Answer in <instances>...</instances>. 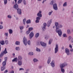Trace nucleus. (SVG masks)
I'll use <instances>...</instances> for the list:
<instances>
[{
	"instance_id": "obj_1",
	"label": "nucleus",
	"mask_w": 73,
	"mask_h": 73,
	"mask_svg": "<svg viewBox=\"0 0 73 73\" xmlns=\"http://www.w3.org/2000/svg\"><path fill=\"white\" fill-rule=\"evenodd\" d=\"M55 31L56 33H58V35L60 37H61L62 36V31H61V29H56L55 30Z\"/></svg>"
},
{
	"instance_id": "obj_2",
	"label": "nucleus",
	"mask_w": 73,
	"mask_h": 73,
	"mask_svg": "<svg viewBox=\"0 0 73 73\" xmlns=\"http://www.w3.org/2000/svg\"><path fill=\"white\" fill-rule=\"evenodd\" d=\"M8 53V52L7 50V48H5L4 51H3L1 54H0V57L1 58L3 56H4L5 54H7V53Z\"/></svg>"
},
{
	"instance_id": "obj_3",
	"label": "nucleus",
	"mask_w": 73,
	"mask_h": 73,
	"mask_svg": "<svg viewBox=\"0 0 73 73\" xmlns=\"http://www.w3.org/2000/svg\"><path fill=\"white\" fill-rule=\"evenodd\" d=\"M14 1L15 2V5L13 6V8L14 9H15L17 10L19 8V5L17 3V0H14Z\"/></svg>"
},
{
	"instance_id": "obj_4",
	"label": "nucleus",
	"mask_w": 73,
	"mask_h": 73,
	"mask_svg": "<svg viewBox=\"0 0 73 73\" xmlns=\"http://www.w3.org/2000/svg\"><path fill=\"white\" fill-rule=\"evenodd\" d=\"M38 45H41V46H42L44 47L46 46V43L42 41H41L39 42L38 44Z\"/></svg>"
},
{
	"instance_id": "obj_5",
	"label": "nucleus",
	"mask_w": 73,
	"mask_h": 73,
	"mask_svg": "<svg viewBox=\"0 0 73 73\" xmlns=\"http://www.w3.org/2000/svg\"><path fill=\"white\" fill-rule=\"evenodd\" d=\"M46 23H44L43 24V26L41 27L42 31H44L46 29Z\"/></svg>"
},
{
	"instance_id": "obj_6",
	"label": "nucleus",
	"mask_w": 73,
	"mask_h": 73,
	"mask_svg": "<svg viewBox=\"0 0 73 73\" xmlns=\"http://www.w3.org/2000/svg\"><path fill=\"white\" fill-rule=\"evenodd\" d=\"M23 42L24 45L26 46L27 44V38L25 36L23 37Z\"/></svg>"
},
{
	"instance_id": "obj_7",
	"label": "nucleus",
	"mask_w": 73,
	"mask_h": 73,
	"mask_svg": "<svg viewBox=\"0 0 73 73\" xmlns=\"http://www.w3.org/2000/svg\"><path fill=\"white\" fill-rule=\"evenodd\" d=\"M54 53H57L58 51V44H56V47L54 50Z\"/></svg>"
},
{
	"instance_id": "obj_8",
	"label": "nucleus",
	"mask_w": 73,
	"mask_h": 73,
	"mask_svg": "<svg viewBox=\"0 0 73 73\" xmlns=\"http://www.w3.org/2000/svg\"><path fill=\"white\" fill-rule=\"evenodd\" d=\"M53 8L55 11H57V10H58L57 4L55 3L53 5Z\"/></svg>"
},
{
	"instance_id": "obj_9",
	"label": "nucleus",
	"mask_w": 73,
	"mask_h": 73,
	"mask_svg": "<svg viewBox=\"0 0 73 73\" xmlns=\"http://www.w3.org/2000/svg\"><path fill=\"white\" fill-rule=\"evenodd\" d=\"M42 13V11L41 10H40L37 14V16L38 17H42V14H41Z\"/></svg>"
},
{
	"instance_id": "obj_10",
	"label": "nucleus",
	"mask_w": 73,
	"mask_h": 73,
	"mask_svg": "<svg viewBox=\"0 0 73 73\" xmlns=\"http://www.w3.org/2000/svg\"><path fill=\"white\" fill-rule=\"evenodd\" d=\"M65 52L67 54V55L69 56V55L70 54V51L69 50V49H68V48H66Z\"/></svg>"
},
{
	"instance_id": "obj_11",
	"label": "nucleus",
	"mask_w": 73,
	"mask_h": 73,
	"mask_svg": "<svg viewBox=\"0 0 73 73\" xmlns=\"http://www.w3.org/2000/svg\"><path fill=\"white\" fill-rule=\"evenodd\" d=\"M52 19H51L49 21H48L47 24V25L48 26V27H49L51 23H52Z\"/></svg>"
},
{
	"instance_id": "obj_12",
	"label": "nucleus",
	"mask_w": 73,
	"mask_h": 73,
	"mask_svg": "<svg viewBox=\"0 0 73 73\" xmlns=\"http://www.w3.org/2000/svg\"><path fill=\"white\" fill-rule=\"evenodd\" d=\"M55 25L56 29L60 28V27L58 25L59 24L58 22H55Z\"/></svg>"
},
{
	"instance_id": "obj_13",
	"label": "nucleus",
	"mask_w": 73,
	"mask_h": 73,
	"mask_svg": "<svg viewBox=\"0 0 73 73\" xmlns=\"http://www.w3.org/2000/svg\"><path fill=\"white\" fill-rule=\"evenodd\" d=\"M52 68H54L55 66V64H54V61L53 60L50 64Z\"/></svg>"
},
{
	"instance_id": "obj_14",
	"label": "nucleus",
	"mask_w": 73,
	"mask_h": 73,
	"mask_svg": "<svg viewBox=\"0 0 73 73\" xmlns=\"http://www.w3.org/2000/svg\"><path fill=\"white\" fill-rule=\"evenodd\" d=\"M34 36V34L33 33V32H31L30 34H29V38L30 39L32 38Z\"/></svg>"
},
{
	"instance_id": "obj_15",
	"label": "nucleus",
	"mask_w": 73,
	"mask_h": 73,
	"mask_svg": "<svg viewBox=\"0 0 73 73\" xmlns=\"http://www.w3.org/2000/svg\"><path fill=\"white\" fill-rule=\"evenodd\" d=\"M17 10V12L18 14L21 15V9L19 8Z\"/></svg>"
},
{
	"instance_id": "obj_16",
	"label": "nucleus",
	"mask_w": 73,
	"mask_h": 73,
	"mask_svg": "<svg viewBox=\"0 0 73 73\" xmlns=\"http://www.w3.org/2000/svg\"><path fill=\"white\" fill-rule=\"evenodd\" d=\"M18 64L19 66H21L22 65V60H18Z\"/></svg>"
},
{
	"instance_id": "obj_17",
	"label": "nucleus",
	"mask_w": 73,
	"mask_h": 73,
	"mask_svg": "<svg viewBox=\"0 0 73 73\" xmlns=\"http://www.w3.org/2000/svg\"><path fill=\"white\" fill-rule=\"evenodd\" d=\"M7 63V62L5 61H4L2 63V66L3 67H4L6 65V63Z\"/></svg>"
},
{
	"instance_id": "obj_18",
	"label": "nucleus",
	"mask_w": 73,
	"mask_h": 73,
	"mask_svg": "<svg viewBox=\"0 0 73 73\" xmlns=\"http://www.w3.org/2000/svg\"><path fill=\"white\" fill-rule=\"evenodd\" d=\"M0 44L2 45H4L5 44V43H4V41L1 40L0 41Z\"/></svg>"
},
{
	"instance_id": "obj_19",
	"label": "nucleus",
	"mask_w": 73,
	"mask_h": 73,
	"mask_svg": "<svg viewBox=\"0 0 73 73\" xmlns=\"http://www.w3.org/2000/svg\"><path fill=\"white\" fill-rule=\"evenodd\" d=\"M50 61H51V58L50 57H49L48 58V60L47 61V64H50Z\"/></svg>"
},
{
	"instance_id": "obj_20",
	"label": "nucleus",
	"mask_w": 73,
	"mask_h": 73,
	"mask_svg": "<svg viewBox=\"0 0 73 73\" xmlns=\"http://www.w3.org/2000/svg\"><path fill=\"white\" fill-rule=\"evenodd\" d=\"M9 34H12V33H13V31L11 29H10L9 30Z\"/></svg>"
},
{
	"instance_id": "obj_21",
	"label": "nucleus",
	"mask_w": 73,
	"mask_h": 73,
	"mask_svg": "<svg viewBox=\"0 0 73 73\" xmlns=\"http://www.w3.org/2000/svg\"><path fill=\"white\" fill-rule=\"evenodd\" d=\"M31 21L30 19L28 20H27L26 22V24H31Z\"/></svg>"
},
{
	"instance_id": "obj_22",
	"label": "nucleus",
	"mask_w": 73,
	"mask_h": 73,
	"mask_svg": "<svg viewBox=\"0 0 73 73\" xmlns=\"http://www.w3.org/2000/svg\"><path fill=\"white\" fill-rule=\"evenodd\" d=\"M67 34H68V35H70L72 33L71 32L70 29H68L67 30Z\"/></svg>"
},
{
	"instance_id": "obj_23",
	"label": "nucleus",
	"mask_w": 73,
	"mask_h": 73,
	"mask_svg": "<svg viewBox=\"0 0 73 73\" xmlns=\"http://www.w3.org/2000/svg\"><path fill=\"white\" fill-rule=\"evenodd\" d=\"M15 44L17 45H19L20 43L19 41H17L15 42Z\"/></svg>"
},
{
	"instance_id": "obj_24",
	"label": "nucleus",
	"mask_w": 73,
	"mask_h": 73,
	"mask_svg": "<svg viewBox=\"0 0 73 73\" xmlns=\"http://www.w3.org/2000/svg\"><path fill=\"white\" fill-rule=\"evenodd\" d=\"M12 61L13 62H14V61L15 62H17V58H14L12 60Z\"/></svg>"
},
{
	"instance_id": "obj_25",
	"label": "nucleus",
	"mask_w": 73,
	"mask_h": 73,
	"mask_svg": "<svg viewBox=\"0 0 73 73\" xmlns=\"http://www.w3.org/2000/svg\"><path fill=\"white\" fill-rule=\"evenodd\" d=\"M22 1H23V4H24V5H27V2L25 1V0H22Z\"/></svg>"
},
{
	"instance_id": "obj_26",
	"label": "nucleus",
	"mask_w": 73,
	"mask_h": 73,
	"mask_svg": "<svg viewBox=\"0 0 73 73\" xmlns=\"http://www.w3.org/2000/svg\"><path fill=\"white\" fill-rule=\"evenodd\" d=\"M52 39H50L48 42V44L49 45H50L51 44V43L52 42Z\"/></svg>"
},
{
	"instance_id": "obj_27",
	"label": "nucleus",
	"mask_w": 73,
	"mask_h": 73,
	"mask_svg": "<svg viewBox=\"0 0 73 73\" xmlns=\"http://www.w3.org/2000/svg\"><path fill=\"white\" fill-rule=\"evenodd\" d=\"M33 61L34 62H38V60L36 58H34L33 60Z\"/></svg>"
},
{
	"instance_id": "obj_28",
	"label": "nucleus",
	"mask_w": 73,
	"mask_h": 73,
	"mask_svg": "<svg viewBox=\"0 0 73 73\" xmlns=\"http://www.w3.org/2000/svg\"><path fill=\"white\" fill-rule=\"evenodd\" d=\"M23 0H19L18 1L17 3L18 4H19L22 3Z\"/></svg>"
},
{
	"instance_id": "obj_29",
	"label": "nucleus",
	"mask_w": 73,
	"mask_h": 73,
	"mask_svg": "<svg viewBox=\"0 0 73 73\" xmlns=\"http://www.w3.org/2000/svg\"><path fill=\"white\" fill-rule=\"evenodd\" d=\"M5 69V67H1V71H3Z\"/></svg>"
},
{
	"instance_id": "obj_30",
	"label": "nucleus",
	"mask_w": 73,
	"mask_h": 73,
	"mask_svg": "<svg viewBox=\"0 0 73 73\" xmlns=\"http://www.w3.org/2000/svg\"><path fill=\"white\" fill-rule=\"evenodd\" d=\"M60 68H64V64H62L61 65H60Z\"/></svg>"
},
{
	"instance_id": "obj_31",
	"label": "nucleus",
	"mask_w": 73,
	"mask_h": 73,
	"mask_svg": "<svg viewBox=\"0 0 73 73\" xmlns=\"http://www.w3.org/2000/svg\"><path fill=\"white\" fill-rule=\"evenodd\" d=\"M7 17L8 18V19H12V16L11 15H7Z\"/></svg>"
},
{
	"instance_id": "obj_32",
	"label": "nucleus",
	"mask_w": 73,
	"mask_h": 73,
	"mask_svg": "<svg viewBox=\"0 0 73 73\" xmlns=\"http://www.w3.org/2000/svg\"><path fill=\"white\" fill-rule=\"evenodd\" d=\"M15 49L16 50L19 51L20 50V47H17L15 48Z\"/></svg>"
},
{
	"instance_id": "obj_33",
	"label": "nucleus",
	"mask_w": 73,
	"mask_h": 73,
	"mask_svg": "<svg viewBox=\"0 0 73 73\" xmlns=\"http://www.w3.org/2000/svg\"><path fill=\"white\" fill-rule=\"evenodd\" d=\"M36 50L37 52H41V50H40V49L37 48H36Z\"/></svg>"
},
{
	"instance_id": "obj_34",
	"label": "nucleus",
	"mask_w": 73,
	"mask_h": 73,
	"mask_svg": "<svg viewBox=\"0 0 73 73\" xmlns=\"http://www.w3.org/2000/svg\"><path fill=\"white\" fill-rule=\"evenodd\" d=\"M29 54L30 56H33V52H29Z\"/></svg>"
},
{
	"instance_id": "obj_35",
	"label": "nucleus",
	"mask_w": 73,
	"mask_h": 73,
	"mask_svg": "<svg viewBox=\"0 0 73 73\" xmlns=\"http://www.w3.org/2000/svg\"><path fill=\"white\" fill-rule=\"evenodd\" d=\"M22 60V57L21 56H18V60Z\"/></svg>"
},
{
	"instance_id": "obj_36",
	"label": "nucleus",
	"mask_w": 73,
	"mask_h": 73,
	"mask_svg": "<svg viewBox=\"0 0 73 73\" xmlns=\"http://www.w3.org/2000/svg\"><path fill=\"white\" fill-rule=\"evenodd\" d=\"M62 36L64 37H67V35H66V34L65 33H64L62 35Z\"/></svg>"
},
{
	"instance_id": "obj_37",
	"label": "nucleus",
	"mask_w": 73,
	"mask_h": 73,
	"mask_svg": "<svg viewBox=\"0 0 73 73\" xmlns=\"http://www.w3.org/2000/svg\"><path fill=\"white\" fill-rule=\"evenodd\" d=\"M39 36V33H37L35 35V37L37 38Z\"/></svg>"
},
{
	"instance_id": "obj_38",
	"label": "nucleus",
	"mask_w": 73,
	"mask_h": 73,
	"mask_svg": "<svg viewBox=\"0 0 73 73\" xmlns=\"http://www.w3.org/2000/svg\"><path fill=\"white\" fill-rule=\"evenodd\" d=\"M8 0H4V4L5 5H6L7 4V1Z\"/></svg>"
},
{
	"instance_id": "obj_39",
	"label": "nucleus",
	"mask_w": 73,
	"mask_h": 73,
	"mask_svg": "<svg viewBox=\"0 0 73 73\" xmlns=\"http://www.w3.org/2000/svg\"><path fill=\"white\" fill-rule=\"evenodd\" d=\"M23 24L25 25V21H26V19L25 18L23 20Z\"/></svg>"
},
{
	"instance_id": "obj_40",
	"label": "nucleus",
	"mask_w": 73,
	"mask_h": 73,
	"mask_svg": "<svg viewBox=\"0 0 73 73\" xmlns=\"http://www.w3.org/2000/svg\"><path fill=\"white\" fill-rule=\"evenodd\" d=\"M52 13H53V11H51L49 12L48 13V15L49 16L52 15Z\"/></svg>"
},
{
	"instance_id": "obj_41",
	"label": "nucleus",
	"mask_w": 73,
	"mask_h": 73,
	"mask_svg": "<svg viewBox=\"0 0 73 73\" xmlns=\"http://www.w3.org/2000/svg\"><path fill=\"white\" fill-rule=\"evenodd\" d=\"M5 37H8V33H5Z\"/></svg>"
},
{
	"instance_id": "obj_42",
	"label": "nucleus",
	"mask_w": 73,
	"mask_h": 73,
	"mask_svg": "<svg viewBox=\"0 0 73 73\" xmlns=\"http://www.w3.org/2000/svg\"><path fill=\"white\" fill-rule=\"evenodd\" d=\"M60 69L61 70V72H62V73H64L65 71L64 70V69L63 68H60Z\"/></svg>"
},
{
	"instance_id": "obj_43",
	"label": "nucleus",
	"mask_w": 73,
	"mask_h": 73,
	"mask_svg": "<svg viewBox=\"0 0 73 73\" xmlns=\"http://www.w3.org/2000/svg\"><path fill=\"white\" fill-rule=\"evenodd\" d=\"M36 19L38 20H40L41 19V17H38L36 18Z\"/></svg>"
},
{
	"instance_id": "obj_44",
	"label": "nucleus",
	"mask_w": 73,
	"mask_h": 73,
	"mask_svg": "<svg viewBox=\"0 0 73 73\" xmlns=\"http://www.w3.org/2000/svg\"><path fill=\"white\" fill-rule=\"evenodd\" d=\"M8 40H5V43H6V44L7 45V44H8V42H9Z\"/></svg>"
},
{
	"instance_id": "obj_45",
	"label": "nucleus",
	"mask_w": 73,
	"mask_h": 73,
	"mask_svg": "<svg viewBox=\"0 0 73 73\" xmlns=\"http://www.w3.org/2000/svg\"><path fill=\"white\" fill-rule=\"evenodd\" d=\"M72 38V37L70 36H69L68 37V40L69 41H70L71 39Z\"/></svg>"
},
{
	"instance_id": "obj_46",
	"label": "nucleus",
	"mask_w": 73,
	"mask_h": 73,
	"mask_svg": "<svg viewBox=\"0 0 73 73\" xmlns=\"http://www.w3.org/2000/svg\"><path fill=\"white\" fill-rule=\"evenodd\" d=\"M33 29V27H30L29 28V31H32Z\"/></svg>"
},
{
	"instance_id": "obj_47",
	"label": "nucleus",
	"mask_w": 73,
	"mask_h": 73,
	"mask_svg": "<svg viewBox=\"0 0 73 73\" xmlns=\"http://www.w3.org/2000/svg\"><path fill=\"white\" fill-rule=\"evenodd\" d=\"M53 3H54V1H52L50 3V5H53Z\"/></svg>"
},
{
	"instance_id": "obj_48",
	"label": "nucleus",
	"mask_w": 73,
	"mask_h": 73,
	"mask_svg": "<svg viewBox=\"0 0 73 73\" xmlns=\"http://www.w3.org/2000/svg\"><path fill=\"white\" fill-rule=\"evenodd\" d=\"M67 5V3L66 2H65L63 5V7H65Z\"/></svg>"
},
{
	"instance_id": "obj_49",
	"label": "nucleus",
	"mask_w": 73,
	"mask_h": 73,
	"mask_svg": "<svg viewBox=\"0 0 73 73\" xmlns=\"http://www.w3.org/2000/svg\"><path fill=\"white\" fill-rule=\"evenodd\" d=\"M30 32H31V31L29 30L26 32V33L27 35H28V34H29V33Z\"/></svg>"
},
{
	"instance_id": "obj_50",
	"label": "nucleus",
	"mask_w": 73,
	"mask_h": 73,
	"mask_svg": "<svg viewBox=\"0 0 73 73\" xmlns=\"http://www.w3.org/2000/svg\"><path fill=\"white\" fill-rule=\"evenodd\" d=\"M20 29H21V30L22 29H24V27L23 26H20L19 27Z\"/></svg>"
},
{
	"instance_id": "obj_51",
	"label": "nucleus",
	"mask_w": 73,
	"mask_h": 73,
	"mask_svg": "<svg viewBox=\"0 0 73 73\" xmlns=\"http://www.w3.org/2000/svg\"><path fill=\"white\" fill-rule=\"evenodd\" d=\"M27 43L28 45H31V41L29 40L27 42Z\"/></svg>"
},
{
	"instance_id": "obj_52",
	"label": "nucleus",
	"mask_w": 73,
	"mask_h": 73,
	"mask_svg": "<svg viewBox=\"0 0 73 73\" xmlns=\"http://www.w3.org/2000/svg\"><path fill=\"white\" fill-rule=\"evenodd\" d=\"M70 52H73V49L72 48H71L70 49Z\"/></svg>"
},
{
	"instance_id": "obj_53",
	"label": "nucleus",
	"mask_w": 73,
	"mask_h": 73,
	"mask_svg": "<svg viewBox=\"0 0 73 73\" xmlns=\"http://www.w3.org/2000/svg\"><path fill=\"white\" fill-rule=\"evenodd\" d=\"M35 22L36 23H39V20L36 19L35 21Z\"/></svg>"
},
{
	"instance_id": "obj_54",
	"label": "nucleus",
	"mask_w": 73,
	"mask_h": 73,
	"mask_svg": "<svg viewBox=\"0 0 73 73\" xmlns=\"http://www.w3.org/2000/svg\"><path fill=\"white\" fill-rule=\"evenodd\" d=\"M63 64H64V66H67V65H68V64L66 63H63Z\"/></svg>"
},
{
	"instance_id": "obj_55",
	"label": "nucleus",
	"mask_w": 73,
	"mask_h": 73,
	"mask_svg": "<svg viewBox=\"0 0 73 73\" xmlns=\"http://www.w3.org/2000/svg\"><path fill=\"white\" fill-rule=\"evenodd\" d=\"M24 69L23 68H19V70L20 71V70H24Z\"/></svg>"
},
{
	"instance_id": "obj_56",
	"label": "nucleus",
	"mask_w": 73,
	"mask_h": 73,
	"mask_svg": "<svg viewBox=\"0 0 73 73\" xmlns=\"http://www.w3.org/2000/svg\"><path fill=\"white\" fill-rule=\"evenodd\" d=\"M7 57H5V60L4 61H6V62H7Z\"/></svg>"
},
{
	"instance_id": "obj_57",
	"label": "nucleus",
	"mask_w": 73,
	"mask_h": 73,
	"mask_svg": "<svg viewBox=\"0 0 73 73\" xmlns=\"http://www.w3.org/2000/svg\"><path fill=\"white\" fill-rule=\"evenodd\" d=\"M42 66H38V69H41V68H42Z\"/></svg>"
},
{
	"instance_id": "obj_58",
	"label": "nucleus",
	"mask_w": 73,
	"mask_h": 73,
	"mask_svg": "<svg viewBox=\"0 0 73 73\" xmlns=\"http://www.w3.org/2000/svg\"><path fill=\"white\" fill-rule=\"evenodd\" d=\"M59 27V28H62V27H63V26H62V25H60Z\"/></svg>"
},
{
	"instance_id": "obj_59",
	"label": "nucleus",
	"mask_w": 73,
	"mask_h": 73,
	"mask_svg": "<svg viewBox=\"0 0 73 73\" xmlns=\"http://www.w3.org/2000/svg\"><path fill=\"white\" fill-rule=\"evenodd\" d=\"M3 26L1 25H0V29H3Z\"/></svg>"
},
{
	"instance_id": "obj_60",
	"label": "nucleus",
	"mask_w": 73,
	"mask_h": 73,
	"mask_svg": "<svg viewBox=\"0 0 73 73\" xmlns=\"http://www.w3.org/2000/svg\"><path fill=\"white\" fill-rule=\"evenodd\" d=\"M70 41L71 42V43H73V38H72L70 40Z\"/></svg>"
},
{
	"instance_id": "obj_61",
	"label": "nucleus",
	"mask_w": 73,
	"mask_h": 73,
	"mask_svg": "<svg viewBox=\"0 0 73 73\" xmlns=\"http://www.w3.org/2000/svg\"><path fill=\"white\" fill-rule=\"evenodd\" d=\"M69 47L70 48H72V46L71 44H69Z\"/></svg>"
},
{
	"instance_id": "obj_62",
	"label": "nucleus",
	"mask_w": 73,
	"mask_h": 73,
	"mask_svg": "<svg viewBox=\"0 0 73 73\" xmlns=\"http://www.w3.org/2000/svg\"><path fill=\"white\" fill-rule=\"evenodd\" d=\"M45 38L46 40H48V36H46L45 37Z\"/></svg>"
},
{
	"instance_id": "obj_63",
	"label": "nucleus",
	"mask_w": 73,
	"mask_h": 73,
	"mask_svg": "<svg viewBox=\"0 0 73 73\" xmlns=\"http://www.w3.org/2000/svg\"><path fill=\"white\" fill-rule=\"evenodd\" d=\"M26 72H29V69H26Z\"/></svg>"
},
{
	"instance_id": "obj_64",
	"label": "nucleus",
	"mask_w": 73,
	"mask_h": 73,
	"mask_svg": "<svg viewBox=\"0 0 73 73\" xmlns=\"http://www.w3.org/2000/svg\"><path fill=\"white\" fill-rule=\"evenodd\" d=\"M10 73H14V71H13V70H12L10 72Z\"/></svg>"
}]
</instances>
